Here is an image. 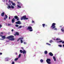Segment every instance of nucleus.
I'll return each mask as SVG.
<instances>
[{
    "label": "nucleus",
    "instance_id": "nucleus-25",
    "mask_svg": "<svg viewBox=\"0 0 64 64\" xmlns=\"http://www.w3.org/2000/svg\"><path fill=\"white\" fill-rule=\"evenodd\" d=\"M23 51H22V50H20V53H23Z\"/></svg>",
    "mask_w": 64,
    "mask_h": 64
},
{
    "label": "nucleus",
    "instance_id": "nucleus-45",
    "mask_svg": "<svg viewBox=\"0 0 64 64\" xmlns=\"http://www.w3.org/2000/svg\"><path fill=\"white\" fill-rule=\"evenodd\" d=\"M0 55H2V52H0Z\"/></svg>",
    "mask_w": 64,
    "mask_h": 64
},
{
    "label": "nucleus",
    "instance_id": "nucleus-6",
    "mask_svg": "<svg viewBox=\"0 0 64 64\" xmlns=\"http://www.w3.org/2000/svg\"><path fill=\"white\" fill-rule=\"evenodd\" d=\"M14 18L16 19H17V21H19L20 20L19 18V17H18L17 16H15L14 17Z\"/></svg>",
    "mask_w": 64,
    "mask_h": 64
},
{
    "label": "nucleus",
    "instance_id": "nucleus-52",
    "mask_svg": "<svg viewBox=\"0 0 64 64\" xmlns=\"http://www.w3.org/2000/svg\"><path fill=\"white\" fill-rule=\"evenodd\" d=\"M6 18H4V19L5 20H6Z\"/></svg>",
    "mask_w": 64,
    "mask_h": 64
},
{
    "label": "nucleus",
    "instance_id": "nucleus-13",
    "mask_svg": "<svg viewBox=\"0 0 64 64\" xmlns=\"http://www.w3.org/2000/svg\"><path fill=\"white\" fill-rule=\"evenodd\" d=\"M44 53L45 54H47L48 53V52L47 50H46L44 51Z\"/></svg>",
    "mask_w": 64,
    "mask_h": 64
},
{
    "label": "nucleus",
    "instance_id": "nucleus-15",
    "mask_svg": "<svg viewBox=\"0 0 64 64\" xmlns=\"http://www.w3.org/2000/svg\"><path fill=\"white\" fill-rule=\"evenodd\" d=\"M53 58L54 61H56V58H55V56H54L53 57Z\"/></svg>",
    "mask_w": 64,
    "mask_h": 64
},
{
    "label": "nucleus",
    "instance_id": "nucleus-7",
    "mask_svg": "<svg viewBox=\"0 0 64 64\" xmlns=\"http://www.w3.org/2000/svg\"><path fill=\"white\" fill-rule=\"evenodd\" d=\"M16 24H21V22H20V21H18L17 22H16Z\"/></svg>",
    "mask_w": 64,
    "mask_h": 64
},
{
    "label": "nucleus",
    "instance_id": "nucleus-27",
    "mask_svg": "<svg viewBox=\"0 0 64 64\" xmlns=\"http://www.w3.org/2000/svg\"><path fill=\"white\" fill-rule=\"evenodd\" d=\"M21 54H20L18 56V58H20V57H21Z\"/></svg>",
    "mask_w": 64,
    "mask_h": 64
},
{
    "label": "nucleus",
    "instance_id": "nucleus-24",
    "mask_svg": "<svg viewBox=\"0 0 64 64\" xmlns=\"http://www.w3.org/2000/svg\"><path fill=\"white\" fill-rule=\"evenodd\" d=\"M56 40H60V38H57L56 39Z\"/></svg>",
    "mask_w": 64,
    "mask_h": 64
},
{
    "label": "nucleus",
    "instance_id": "nucleus-46",
    "mask_svg": "<svg viewBox=\"0 0 64 64\" xmlns=\"http://www.w3.org/2000/svg\"><path fill=\"white\" fill-rule=\"evenodd\" d=\"M18 54H17V52H16V55H18Z\"/></svg>",
    "mask_w": 64,
    "mask_h": 64
},
{
    "label": "nucleus",
    "instance_id": "nucleus-8",
    "mask_svg": "<svg viewBox=\"0 0 64 64\" xmlns=\"http://www.w3.org/2000/svg\"><path fill=\"white\" fill-rule=\"evenodd\" d=\"M0 36L1 37H2V39H5L6 38L5 36H2V35H1Z\"/></svg>",
    "mask_w": 64,
    "mask_h": 64
},
{
    "label": "nucleus",
    "instance_id": "nucleus-36",
    "mask_svg": "<svg viewBox=\"0 0 64 64\" xmlns=\"http://www.w3.org/2000/svg\"><path fill=\"white\" fill-rule=\"evenodd\" d=\"M15 64V63L14 62H12V64Z\"/></svg>",
    "mask_w": 64,
    "mask_h": 64
},
{
    "label": "nucleus",
    "instance_id": "nucleus-21",
    "mask_svg": "<svg viewBox=\"0 0 64 64\" xmlns=\"http://www.w3.org/2000/svg\"><path fill=\"white\" fill-rule=\"evenodd\" d=\"M11 6L12 8V9H14V6H12V5H11Z\"/></svg>",
    "mask_w": 64,
    "mask_h": 64
},
{
    "label": "nucleus",
    "instance_id": "nucleus-51",
    "mask_svg": "<svg viewBox=\"0 0 64 64\" xmlns=\"http://www.w3.org/2000/svg\"><path fill=\"white\" fill-rule=\"evenodd\" d=\"M14 35V36H16V34H15Z\"/></svg>",
    "mask_w": 64,
    "mask_h": 64
},
{
    "label": "nucleus",
    "instance_id": "nucleus-16",
    "mask_svg": "<svg viewBox=\"0 0 64 64\" xmlns=\"http://www.w3.org/2000/svg\"><path fill=\"white\" fill-rule=\"evenodd\" d=\"M12 5H13V6H15V3H14L12 2Z\"/></svg>",
    "mask_w": 64,
    "mask_h": 64
},
{
    "label": "nucleus",
    "instance_id": "nucleus-44",
    "mask_svg": "<svg viewBox=\"0 0 64 64\" xmlns=\"http://www.w3.org/2000/svg\"><path fill=\"white\" fill-rule=\"evenodd\" d=\"M8 40H9V41H10H10H12L11 38Z\"/></svg>",
    "mask_w": 64,
    "mask_h": 64
},
{
    "label": "nucleus",
    "instance_id": "nucleus-14",
    "mask_svg": "<svg viewBox=\"0 0 64 64\" xmlns=\"http://www.w3.org/2000/svg\"><path fill=\"white\" fill-rule=\"evenodd\" d=\"M61 30L62 32H64V28H62Z\"/></svg>",
    "mask_w": 64,
    "mask_h": 64
},
{
    "label": "nucleus",
    "instance_id": "nucleus-22",
    "mask_svg": "<svg viewBox=\"0 0 64 64\" xmlns=\"http://www.w3.org/2000/svg\"><path fill=\"white\" fill-rule=\"evenodd\" d=\"M18 58H15L14 60L15 61H17V60H18Z\"/></svg>",
    "mask_w": 64,
    "mask_h": 64
},
{
    "label": "nucleus",
    "instance_id": "nucleus-50",
    "mask_svg": "<svg viewBox=\"0 0 64 64\" xmlns=\"http://www.w3.org/2000/svg\"><path fill=\"white\" fill-rule=\"evenodd\" d=\"M9 19H10V16L9 17Z\"/></svg>",
    "mask_w": 64,
    "mask_h": 64
},
{
    "label": "nucleus",
    "instance_id": "nucleus-31",
    "mask_svg": "<svg viewBox=\"0 0 64 64\" xmlns=\"http://www.w3.org/2000/svg\"><path fill=\"white\" fill-rule=\"evenodd\" d=\"M20 42H21V43H23V40H21Z\"/></svg>",
    "mask_w": 64,
    "mask_h": 64
},
{
    "label": "nucleus",
    "instance_id": "nucleus-2",
    "mask_svg": "<svg viewBox=\"0 0 64 64\" xmlns=\"http://www.w3.org/2000/svg\"><path fill=\"white\" fill-rule=\"evenodd\" d=\"M24 19V20H28V18H26V16H22L21 18V20H22Z\"/></svg>",
    "mask_w": 64,
    "mask_h": 64
},
{
    "label": "nucleus",
    "instance_id": "nucleus-59",
    "mask_svg": "<svg viewBox=\"0 0 64 64\" xmlns=\"http://www.w3.org/2000/svg\"><path fill=\"white\" fill-rule=\"evenodd\" d=\"M10 4V5H11V4Z\"/></svg>",
    "mask_w": 64,
    "mask_h": 64
},
{
    "label": "nucleus",
    "instance_id": "nucleus-60",
    "mask_svg": "<svg viewBox=\"0 0 64 64\" xmlns=\"http://www.w3.org/2000/svg\"><path fill=\"white\" fill-rule=\"evenodd\" d=\"M2 40H3V39H2Z\"/></svg>",
    "mask_w": 64,
    "mask_h": 64
},
{
    "label": "nucleus",
    "instance_id": "nucleus-3",
    "mask_svg": "<svg viewBox=\"0 0 64 64\" xmlns=\"http://www.w3.org/2000/svg\"><path fill=\"white\" fill-rule=\"evenodd\" d=\"M46 61L48 64H51V62H50L51 61V59L49 58H47L46 60Z\"/></svg>",
    "mask_w": 64,
    "mask_h": 64
},
{
    "label": "nucleus",
    "instance_id": "nucleus-1",
    "mask_svg": "<svg viewBox=\"0 0 64 64\" xmlns=\"http://www.w3.org/2000/svg\"><path fill=\"white\" fill-rule=\"evenodd\" d=\"M55 25H56V23H52L50 26V28L52 29H54V30H57V29L56 28Z\"/></svg>",
    "mask_w": 64,
    "mask_h": 64
},
{
    "label": "nucleus",
    "instance_id": "nucleus-61",
    "mask_svg": "<svg viewBox=\"0 0 64 64\" xmlns=\"http://www.w3.org/2000/svg\"><path fill=\"white\" fill-rule=\"evenodd\" d=\"M6 1H7V0H6Z\"/></svg>",
    "mask_w": 64,
    "mask_h": 64
},
{
    "label": "nucleus",
    "instance_id": "nucleus-39",
    "mask_svg": "<svg viewBox=\"0 0 64 64\" xmlns=\"http://www.w3.org/2000/svg\"><path fill=\"white\" fill-rule=\"evenodd\" d=\"M11 24H8V26H11Z\"/></svg>",
    "mask_w": 64,
    "mask_h": 64
},
{
    "label": "nucleus",
    "instance_id": "nucleus-32",
    "mask_svg": "<svg viewBox=\"0 0 64 64\" xmlns=\"http://www.w3.org/2000/svg\"><path fill=\"white\" fill-rule=\"evenodd\" d=\"M22 27V26H20L18 27L19 28H21Z\"/></svg>",
    "mask_w": 64,
    "mask_h": 64
},
{
    "label": "nucleus",
    "instance_id": "nucleus-19",
    "mask_svg": "<svg viewBox=\"0 0 64 64\" xmlns=\"http://www.w3.org/2000/svg\"><path fill=\"white\" fill-rule=\"evenodd\" d=\"M18 8H21V6H20L19 5H17Z\"/></svg>",
    "mask_w": 64,
    "mask_h": 64
},
{
    "label": "nucleus",
    "instance_id": "nucleus-30",
    "mask_svg": "<svg viewBox=\"0 0 64 64\" xmlns=\"http://www.w3.org/2000/svg\"><path fill=\"white\" fill-rule=\"evenodd\" d=\"M63 42V40H61L60 41L58 42Z\"/></svg>",
    "mask_w": 64,
    "mask_h": 64
},
{
    "label": "nucleus",
    "instance_id": "nucleus-35",
    "mask_svg": "<svg viewBox=\"0 0 64 64\" xmlns=\"http://www.w3.org/2000/svg\"><path fill=\"white\" fill-rule=\"evenodd\" d=\"M2 25H1V24H0V28H1V27H2Z\"/></svg>",
    "mask_w": 64,
    "mask_h": 64
},
{
    "label": "nucleus",
    "instance_id": "nucleus-42",
    "mask_svg": "<svg viewBox=\"0 0 64 64\" xmlns=\"http://www.w3.org/2000/svg\"><path fill=\"white\" fill-rule=\"evenodd\" d=\"M19 39H23V38H19Z\"/></svg>",
    "mask_w": 64,
    "mask_h": 64
},
{
    "label": "nucleus",
    "instance_id": "nucleus-57",
    "mask_svg": "<svg viewBox=\"0 0 64 64\" xmlns=\"http://www.w3.org/2000/svg\"><path fill=\"white\" fill-rule=\"evenodd\" d=\"M62 26H60V27H61Z\"/></svg>",
    "mask_w": 64,
    "mask_h": 64
},
{
    "label": "nucleus",
    "instance_id": "nucleus-28",
    "mask_svg": "<svg viewBox=\"0 0 64 64\" xmlns=\"http://www.w3.org/2000/svg\"><path fill=\"white\" fill-rule=\"evenodd\" d=\"M42 26L43 27H44V26H45V24H42Z\"/></svg>",
    "mask_w": 64,
    "mask_h": 64
},
{
    "label": "nucleus",
    "instance_id": "nucleus-54",
    "mask_svg": "<svg viewBox=\"0 0 64 64\" xmlns=\"http://www.w3.org/2000/svg\"><path fill=\"white\" fill-rule=\"evenodd\" d=\"M63 47H64V44H63Z\"/></svg>",
    "mask_w": 64,
    "mask_h": 64
},
{
    "label": "nucleus",
    "instance_id": "nucleus-20",
    "mask_svg": "<svg viewBox=\"0 0 64 64\" xmlns=\"http://www.w3.org/2000/svg\"><path fill=\"white\" fill-rule=\"evenodd\" d=\"M49 42L50 43H52V42H53V40H50V41H49Z\"/></svg>",
    "mask_w": 64,
    "mask_h": 64
},
{
    "label": "nucleus",
    "instance_id": "nucleus-23",
    "mask_svg": "<svg viewBox=\"0 0 64 64\" xmlns=\"http://www.w3.org/2000/svg\"><path fill=\"white\" fill-rule=\"evenodd\" d=\"M12 41H14L15 39L14 38H11Z\"/></svg>",
    "mask_w": 64,
    "mask_h": 64
},
{
    "label": "nucleus",
    "instance_id": "nucleus-26",
    "mask_svg": "<svg viewBox=\"0 0 64 64\" xmlns=\"http://www.w3.org/2000/svg\"><path fill=\"white\" fill-rule=\"evenodd\" d=\"M5 17L6 18H8V16L6 15H5Z\"/></svg>",
    "mask_w": 64,
    "mask_h": 64
},
{
    "label": "nucleus",
    "instance_id": "nucleus-4",
    "mask_svg": "<svg viewBox=\"0 0 64 64\" xmlns=\"http://www.w3.org/2000/svg\"><path fill=\"white\" fill-rule=\"evenodd\" d=\"M26 30H29V31L31 32L33 31L32 28L31 26H29L28 27V28L26 29Z\"/></svg>",
    "mask_w": 64,
    "mask_h": 64
},
{
    "label": "nucleus",
    "instance_id": "nucleus-48",
    "mask_svg": "<svg viewBox=\"0 0 64 64\" xmlns=\"http://www.w3.org/2000/svg\"><path fill=\"white\" fill-rule=\"evenodd\" d=\"M1 34H3V32H1Z\"/></svg>",
    "mask_w": 64,
    "mask_h": 64
},
{
    "label": "nucleus",
    "instance_id": "nucleus-37",
    "mask_svg": "<svg viewBox=\"0 0 64 64\" xmlns=\"http://www.w3.org/2000/svg\"><path fill=\"white\" fill-rule=\"evenodd\" d=\"M35 22H34V21L33 20L32 21V23H34Z\"/></svg>",
    "mask_w": 64,
    "mask_h": 64
},
{
    "label": "nucleus",
    "instance_id": "nucleus-41",
    "mask_svg": "<svg viewBox=\"0 0 64 64\" xmlns=\"http://www.w3.org/2000/svg\"><path fill=\"white\" fill-rule=\"evenodd\" d=\"M24 44H26V42H24Z\"/></svg>",
    "mask_w": 64,
    "mask_h": 64
},
{
    "label": "nucleus",
    "instance_id": "nucleus-5",
    "mask_svg": "<svg viewBox=\"0 0 64 64\" xmlns=\"http://www.w3.org/2000/svg\"><path fill=\"white\" fill-rule=\"evenodd\" d=\"M14 38V36H10L6 37V38L8 39H11V38Z\"/></svg>",
    "mask_w": 64,
    "mask_h": 64
},
{
    "label": "nucleus",
    "instance_id": "nucleus-29",
    "mask_svg": "<svg viewBox=\"0 0 64 64\" xmlns=\"http://www.w3.org/2000/svg\"><path fill=\"white\" fill-rule=\"evenodd\" d=\"M16 27H19V25L17 24H16Z\"/></svg>",
    "mask_w": 64,
    "mask_h": 64
},
{
    "label": "nucleus",
    "instance_id": "nucleus-43",
    "mask_svg": "<svg viewBox=\"0 0 64 64\" xmlns=\"http://www.w3.org/2000/svg\"><path fill=\"white\" fill-rule=\"evenodd\" d=\"M8 2H10L11 3H12V2L10 1V0H9L8 1Z\"/></svg>",
    "mask_w": 64,
    "mask_h": 64
},
{
    "label": "nucleus",
    "instance_id": "nucleus-56",
    "mask_svg": "<svg viewBox=\"0 0 64 64\" xmlns=\"http://www.w3.org/2000/svg\"><path fill=\"white\" fill-rule=\"evenodd\" d=\"M14 0V1H17V0Z\"/></svg>",
    "mask_w": 64,
    "mask_h": 64
},
{
    "label": "nucleus",
    "instance_id": "nucleus-49",
    "mask_svg": "<svg viewBox=\"0 0 64 64\" xmlns=\"http://www.w3.org/2000/svg\"><path fill=\"white\" fill-rule=\"evenodd\" d=\"M21 48H22V49L23 50V49H24V48H23V47H22Z\"/></svg>",
    "mask_w": 64,
    "mask_h": 64
},
{
    "label": "nucleus",
    "instance_id": "nucleus-12",
    "mask_svg": "<svg viewBox=\"0 0 64 64\" xmlns=\"http://www.w3.org/2000/svg\"><path fill=\"white\" fill-rule=\"evenodd\" d=\"M4 12H3L1 14V16L2 17H3L4 16Z\"/></svg>",
    "mask_w": 64,
    "mask_h": 64
},
{
    "label": "nucleus",
    "instance_id": "nucleus-53",
    "mask_svg": "<svg viewBox=\"0 0 64 64\" xmlns=\"http://www.w3.org/2000/svg\"><path fill=\"white\" fill-rule=\"evenodd\" d=\"M19 39H18V40L17 41H18H18H19Z\"/></svg>",
    "mask_w": 64,
    "mask_h": 64
},
{
    "label": "nucleus",
    "instance_id": "nucleus-9",
    "mask_svg": "<svg viewBox=\"0 0 64 64\" xmlns=\"http://www.w3.org/2000/svg\"><path fill=\"white\" fill-rule=\"evenodd\" d=\"M15 18H13L12 20V23H14V22H15Z\"/></svg>",
    "mask_w": 64,
    "mask_h": 64
},
{
    "label": "nucleus",
    "instance_id": "nucleus-10",
    "mask_svg": "<svg viewBox=\"0 0 64 64\" xmlns=\"http://www.w3.org/2000/svg\"><path fill=\"white\" fill-rule=\"evenodd\" d=\"M49 55L50 56H53V54L51 52L49 53Z\"/></svg>",
    "mask_w": 64,
    "mask_h": 64
},
{
    "label": "nucleus",
    "instance_id": "nucleus-18",
    "mask_svg": "<svg viewBox=\"0 0 64 64\" xmlns=\"http://www.w3.org/2000/svg\"><path fill=\"white\" fill-rule=\"evenodd\" d=\"M16 35L17 36H18V35H19V33H18V32H16Z\"/></svg>",
    "mask_w": 64,
    "mask_h": 64
},
{
    "label": "nucleus",
    "instance_id": "nucleus-40",
    "mask_svg": "<svg viewBox=\"0 0 64 64\" xmlns=\"http://www.w3.org/2000/svg\"><path fill=\"white\" fill-rule=\"evenodd\" d=\"M19 4H20L21 6H22V4L21 3H20Z\"/></svg>",
    "mask_w": 64,
    "mask_h": 64
},
{
    "label": "nucleus",
    "instance_id": "nucleus-33",
    "mask_svg": "<svg viewBox=\"0 0 64 64\" xmlns=\"http://www.w3.org/2000/svg\"><path fill=\"white\" fill-rule=\"evenodd\" d=\"M46 44H47V45H51L50 44L48 43H46Z\"/></svg>",
    "mask_w": 64,
    "mask_h": 64
},
{
    "label": "nucleus",
    "instance_id": "nucleus-47",
    "mask_svg": "<svg viewBox=\"0 0 64 64\" xmlns=\"http://www.w3.org/2000/svg\"><path fill=\"white\" fill-rule=\"evenodd\" d=\"M13 29H12V32H13Z\"/></svg>",
    "mask_w": 64,
    "mask_h": 64
},
{
    "label": "nucleus",
    "instance_id": "nucleus-17",
    "mask_svg": "<svg viewBox=\"0 0 64 64\" xmlns=\"http://www.w3.org/2000/svg\"><path fill=\"white\" fill-rule=\"evenodd\" d=\"M40 61L41 63H43V60L42 59H41Z\"/></svg>",
    "mask_w": 64,
    "mask_h": 64
},
{
    "label": "nucleus",
    "instance_id": "nucleus-55",
    "mask_svg": "<svg viewBox=\"0 0 64 64\" xmlns=\"http://www.w3.org/2000/svg\"><path fill=\"white\" fill-rule=\"evenodd\" d=\"M18 3V4H19V2H17Z\"/></svg>",
    "mask_w": 64,
    "mask_h": 64
},
{
    "label": "nucleus",
    "instance_id": "nucleus-58",
    "mask_svg": "<svg viewBox=\"0 0 64 64\" xmlns=\"http://www.w3.org/2000/svg\"><path fill=\"white\" fill-rule=\"evenodd\" d=\"M0 36H1V35H0Z\"/></svg>",
    "mask_w": 64,
    "mask_h": 64
},
{
    "label": "nucleus",
    "instance_id": "nucleus-11",
    "mask_svg": "<svg viewBox=\"0 0 64 64\" xmlns=\"http://www.w3.org/2000/svg\"><path fill=\"white\" fill-rule=\"evenodd\" d=\"M23 54H26V51L25 50H24L23 52Z\"/></svg>",
    "mask_w": 64,
    "mask_h": 64
},
{
    "label": "nucleus",
    "instance_id": "nucleus-38",
    "mask_svg": "<svg viewBox=\"0 0 64 64\" xmlns=\"http://www.w3.org/2000/svg\"><path fill=\"white\" fill-rule=\"evenodd\" d=\"M8 7L9 8H11V6H8Z\"/></svg>",
    "mask_w": 64,
    "mask_h": 64
},
{
    "label": "nucleus",
    "instance_id": "nucleus-34",
    "mask_svg": "<svg viewBox=\"0 0 64 64\" xmlns=\"http://www.w3.org/2000/svg\"><path fill=\"white\" fill-rule=\"evenodd\" d=\"M60 47H62V45H58Z\"/></svg>",
    "mask_w": 64,
    "mask_h": 64
}]
</instances>
